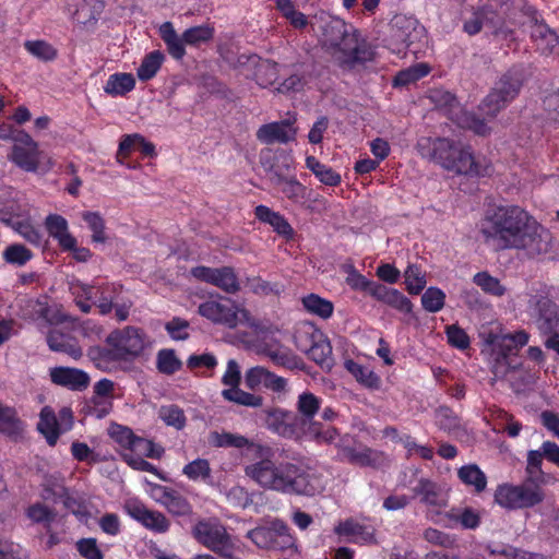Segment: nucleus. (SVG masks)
<instances>
[{"instance_id": "nucleus-40", "label": "nucleus", "mask_w": 559, "mask_h": 559, "mask_svg": "<svg viewBox=\"0 0 559 559\" xmlns=\"http://www.w3.org/2000/svg\"><path fill=\"white\" fill-rule=\"evenodd\" d=\"M435 423L438 428L449 435L462 430L461 417L449 406L441 405L435 411Z\"/></svg>"}, {"instance_id": "nucleus-3", "label": "nucleus", "mask_w": 559, "mask_h": 559, "mask_svg": "<svg viewBox=\"0 0 559 559\" xmlns=\"http://www.w3.org/2000/svg\"><path fill=\"white\" fill-rule=\"evenodd\" d=\"M246 475L264 489L283 495L313 497L320 492L318 477L301 464L261 460L246 467Z\"/></svg>"}, {"instance_id": "nucleus-33", "label": "nucleus", "mask_w": 559, "mask_h": 559, "mask_svg": "<svg viewBox=\"0 0 559 559\" xmlns=\"http://www.w3.org/2000/svg\"><path fill=\"white\" fill-rule=\"evenodd\" d=\"M335 533L340 536L350 537L354 543L367 544L373 540L374 534L370 526L360 524L354 520L341 522L335 527Z\"/></svg>"}, {"instance_id": "nucleus-44", "label": "nucleus", "mask_w": 559, "mask_h": 559, "mask_svg": "<svg viewBox=\"0 0 559 559\" xmlns=\"http://www.w3.org/2000/svg\"><path fill=\"white\" fill-rule=\"evenodd\" d=\"M135 85V80L130 73H115L111 74L106 85L104 86V91L112 96L124 95L132 91Z\"/></svg>"}, {"instance_id": "nucleus-23", "label": "nucleus", "mask_w": 559, "mask_h": 559, "mask_svg": "<svg viewBox=\"0 0 559 559\" xmlns=\"http://www.w3.org/2000/svg\"><path fill=\"white\" fill-rule=\"evenodd\" d=\"M261 353L277 367L292 371H304L306 369L302 358L285 346L266 343L263 345Z\"/></svg>"}, {"instance_id": "nucleus-2", "label": "nucleus", "mask_w": 559, "mask_h": 559, "mask_svg": "<svg viewBox=\"0 0 559 559\" xmlns=\"http://www.w3.org/2000/svg\"><path fill=\"white\" fill-rule=\"evenodd\" d=\"M310 25L323 48L340 66L354 68L376 58L374 48L360 39L358 31L342 19L322 12L314 15Z\"/></svg>"}, {"instance_id": "nucleus-43", "label": "nucleus", "mask_w": 559, "mask_h": 559, "mask_svg": "<svg viewBox=\"0 0 559 559\" xmlns=\"http://www.w3.org/2000/svg\"><path fill=\"white\" fill-rule=\"evenodd\" d=\"M346 284L356 292H361L374 298V292L379 288V282L367 278L364 274L358 272L355 266L350 265L347 271Z\"/></svg>"}, {"instance_id": "nucleus-49", "label": "nucleus", "mask_w": 559, "mask_h": 559, "mask_svg": "<svg viewBox=\"0 0 559 559\" xmlns=\"http://www.w3.org/2000/svg\"><path fill=\"white\" fill-rule=\"evenodd\" d=\"M158 417L168 427L176 430H182L187 425V417L183 409L176 404L162 405L158 411Z\"/></svg>"}, {"instance_id": "nucleus-63", "label": "nucleus", "mask_w": 559, "mask_h": 559, "mask_svg": "<svg viewBox=\"0 0 559 559\" xmlns=\"http://www.w3.org/2000/svg\"><path fill=\"white\" fill-rule=\"evenodd\" d=\"M82 218L92 230V240L94 242H105V221L102 215L98 212H84Z\"/></svg>"}, {"instance_id": "nucleus-18", "label": "nucleus", "mask_w": 559, "mask_h": 559, "mask_svg": "<svg viewBox=\"0 0 559 559\" xmlns=\"http://www.w3.org/2000/svg\"><path fill=\"white\" fill-rule=\"evenodd\" d=\"M265 427L284 438H295L299 432V417L292 411L272 407L264 411Z\"/></svg>"}, {"instance_id": "nucleus-37", "label": "nucleus", "mask_w": 559, "mask_h": 559, "mask_svg": "<svg viewBox=\"0 0 559 559\" xmlns=\"http://www.w3.org/2000/svg\"><path fill=\"white\" fill-rule=\"evenodd\" d=\"M159 490L162 491L160 502L170 513L183 516L191 512V504L180 492L164 486H159Z\"/></svg>"}, {"instance_id": "nucleus-24", "label": "nucleus", "mask_w": 559, "mask_h": 559, "mask_svg": "<svg viewBox=\"0 0 559 559\" xmlns=\"http://www.w3.org/2000/svg\"><path fill=\"white\" fill-rule=\"evenodd\" d=\"M527 15H532L531 20L535 22L532 31V37L536 41L537 49L542 55H559V37L547 25L537 23L535 11L532 8L527 9Z\"/></svg>"}, {"instance_id": "nucleus-38", "label": "nucleus", "mask_w": 559, "mask_h": 559, "mask_svg": "<svg viewBox=\"0 0 559 559\" xmlns=\"http://www.w3.org/2000/svg\"><path fill=\"white\" fill-rule=\"evenodd\" d=\"M322 405V399L310 391L300 393L297 397L296 409L305 424L314 423V416L319 413Z\"/></svg>"}, {"instance_id": "nucleus-60", "label": "nucleus", "mask_w": 559, "mask_h": 559, "mask_svg": "<svg viewBox=\"0 0 559 559\" xmlns=\"http://www.w3.org/2000/svg\"><path fill=\"white\" fill-rule=\"evenodd\" d=\"M473 282L486 294L501 297L506 293V288L501 285L500 281L486 271L476 273L473 277Z\"/></svg>"}, {"instance_id": "nucleus-46", "label": "nucleus", "mask_w": 559, "mask_h": 559, "mask_svg": "<svg viewBox=\"0 0 559 559\" xmlns=\"http://www.w3.org/2000/svg\"><path fill=\"white\" fill-rule=\"evenodd\" d=\"M164 59L165 56L159 50L147 53L138 68V78L143 82L153 79L162 67Z\"/></svg>"}, {"instance_id": "nucleus-14", "label": "nucleus", "mask_w": 559, "mask_h": 559, "mask_svg": "<svg viewBox=\"0 0 559 559\" xmlns=\"http://www.w3.org/2000/svg\"><path fill=\"white\" fill-rule=\"evenodd\" d=\"M193 537L206 548L229 556L230 538L226 528L215 520L199 521L192 528Z\"/></svg>"}, {"instance_id": "nucleus-47", "label": "nucleus", "mask_w": 559, "mask_h": 559, "mask_svg": "<svg viewBox=\"0 0 559 559\" xmlns=\"http://www.w3.org/2000/svg\"><path fill=\"white\" fill-rule=\"evenodd\" d=\"M38 430L45 436L49 445H55L61 433L59 423L55 414L47 408L40 413V420L38 423Z\"/></svg>"}, {"instance_id": "nucleus-32", "label": "nucleus", "mask_w": 559, "mask_h": 559, "mask_svg": "<svg viewBox=\"0 0 559 559\" xmlns=\"http://www.w3.org/2000/svg\"><path fill=\"white\" fill-rule=\"evenodd\" d=\"M86 356L102 371H109L114 364L122 361L116 347L94 345L88 347Z\"/></svg>"}, {"instance_id": "nucleus-21", "label": "nucleus", "mask_w": 559, "mask_h": 559, "mask_svg": "<svg viewBox=\"0 0 559 559\" xmlns=\"http://www.w3.org/2000/svg\"><path fill=\"white\" fill-rule=\"evenodd\" d=\"M254 217L263 224L270 225L273 231L286 242L293 241L296 237V231L288 222V219L281 214L272 210L271 207L259 204L253 210Z\"/></svg>"}, {"instance_id": "nucleus-15", "label": "nucleus", "mask_w": 559, "mask_h": 559, "mask_svg": "<svg viewBox=\"0 0 559 559\" xmlns=\"http://www.w3.org/2000/svg\"><path fill=\"white\" fill-rule=\"evenodd\" d=\"M191 275L200 281L214 285L226 294H236L240 290L238 276L231 266L210 267L198 265L191 269Z\"/></svg>"}, {"instance_id": "nucleus-20", "label": "nucleus", "mask_w": 559, "mask_h": 559, "mask_svg": "<svg viewBox=\"0 0 559 559\" xmlns=\"http://www.w3.org/2000/svg\"><path fill=\"white\" fill-rule=\"evenodd\" d=\"M413 498H419L420 503L430 509H442L448 504V495L436 481L421 477L412 487Z\"/></svg>"}, {"instance_id": "nucleus-53", "label": "nucleus", "mask_w": 559, "mask_h": 559, "mask_svg": "<svg viewBox=\"0 0 559 559\" xmlns=\"http://www.w3.org/2000/svg\"><path fill=\"white\" fill-rule=\"evenodd\" d=\"M33 257L32 250L22 243L9 245L2 252L3 261L14 266H24Z\"/></svg>"}, {"instance_id": "nucleus-19", "label": "nucleus", "mask_w": 559, "mask_h": 559, "mask_svg": "<svg viewBox=\"0 0 559 559\" xmlns=\"http://www.w3.org/2000/svg\"><path fill=\"white\" fill-rule=\"evenodd\" d=\"M341 461L359 467L379 468L384 462L382 452L373 450L369 447H342L338 451Z\"/></svg>"}, {"instance_id": "nucleus-57", "label": "nucleus", "mask_w": 559, "mask_h": 559, "mask_svg": "<svg viewBox=\"0 0 559 559\" xmlns=\"http://www.w3.org/2000/svg\"><path fill=\"white\" fill-rule=\"evenodd\" d=\"M74 301L83 313H90L94 304V297H97L96 286L80 284L73 287Z\"/></svg>"}, {"instance_id": "nucleus-16", "label": "nucleus", "mask_w": 559, "mask_h": 559, "mask_svg": "<svg viewBox=\"0 0 559 559\" xmlns=\"http://www.w3.org/2000/svg\"><path fill=\"white\" fill-rule=\"evenodd\" d=\"M260 164L266 173L272 174V181L289 175L295 169L292 151L282 146L261 150Z\"/></svg>"}, {"instance_id": "nucleus-10", "label": "nucleus", "mask_w": 559, "mask_h": 559, "mask_svg": "<svg viewBox=\"0 0 559 559\" xmlns=\"http://www.w3.org/2000/svg\"><path fill=\"white\" fill-rule=\"evenodd\" d=\"M247 537L259 548L284 551L295 546V537L289 526L282 520L258 526L247 533Z\"/></svg>"}, {"instance_id": "nucleus-28", "label": "nucleus", "mask_w": 559, "mask_h": 559, "mask_svg": "<svg viewBox=\"0 0 559 559\" xmlns=\"http://www.w3.org/2000/svg\"><path fill=\"white\" fill-rule=\"evenodd\" d=\"M296 118L263 124L257 132L258 140H295L297 128L294 127Z\"/></svg>"}, {"instance_id": "nucleus-48", "label": "nucleus", "mask_w": 559, "mask_h": 559, "mask_svg": "<svg viewBox=\"0 0 559 559\" xmlns=\"http://www.w3.org/2000/svg\"><path fill=\"white\" fill-rule=\"evenodd\" d=\"M156 368L163 374L173 376L182 368V361L175 349L163 348L156 355Z\"/></svg>"}, {"instance_id": "nucleus-35", "label": "nucleus", "mask_w": 559, "mask_h": 559, "mask_svg": "<svg viewBox=\"0 0 559 559\" xmlns=\"http://www.w3.org/2000/svg\"><path fill=\"white\" fill-rule=\"evenodd\" d=\"M280 187L281 192L293 203H302L307 198V187L295 175L283 176L272 181Z\"/></svg>"}, {"instance_id": "nucleus-62", "label": "nucleus", "mask_w": 559, "mask_h": 559, "mask_svg": "<svg viewBox=\"0 0 559 559\" xmlns=\"http://www.w3.org/2000/svg\"><path fill=\"white\" fill-rule=\"evenodd\" d=\"M445 304V294L438 287H429L421 296L423 308L428 312L440 311Z\"/></svg>"}, {"instance_id": "nucleus-55", "label": "nucleus", "mask_w": 559, "mask_h": 559, "mask_svg": "<svg viewBox=\"0 0 559 559\" xmlns=\"http://www.w3.org/2000/svg\"><path fill=\"white\" fill-rule=\"evenodd\" d=\"M308 356L322 368H330L333 362L332 346L330 342L326 338L313 341L311 347L308 350Z\"/></svg>"}, {"instance_id": "nucleus-27", "label": "nucleus", "mask_w": 559, "mask_h": 559, "mask_svg": "<svg viewBox=\"0 0 559 559\" xmlns=\"http://www.w3.org/2000/svg\"><path fill=\"white\" fill-rule=\"evenodd\" d=\"M44 225L48 235L57 240L61 250L73 247L74 236L69 231L68 221L62 215H47Z\"/></svg>"}, {"instance_id": "nucleus-59", "label": "nucleus", "mask_w": 559, "mask_h": 559, "mask_svg": "<svg viewBox=\"0 0 559 559\" xmlns=\"http://www.w3.org/2000/svg\"><path fill=\"white\" fill-rule=\"evenodd\" d=\"M26 515L32 522L44 524L46 532H50V525L56 519V512L40 502L31 504L26 509Z\"/></svg>"}, {"instance_id": "nucleus-25", "label": "nucleus", "mask_w": 559, "mask_h": 559, "mask_svg": "<svg viewBox=\"0 0 559 559\" xmlns=\"http://www.w3.org/2000/svg\"><path fill=\"white\" fill-rule=\"evenodd\" d=\"M538 329L545 335H559V307L549 298L537 300Z\"/></svg>"}, {"instance_id": "nucleus-26", "label": "nucleus", "mask_w": 559, "mask_h": 559, "mask_svg": "<svg viewBox=\"0 0 559 559\" xmlns=\"http://www.w3.org/2000/svg\"><path fill=\"white\" fill-rule=\"evenodd\" d=\"M110 436L120 447L134 452H145L147 456H152L153 442L135 436L129 427L114 425L110 429Z\"/></svg>"}, {"instance_id": "nucleus-41", "label": "nucleus", "mask_w": 559, "mask_h": 559, "mask_svg": "<svg viewBox=\"0 0 559 559\" xmlns=\"http://www.w3.org/2000/svg\"><path fill=\"white\" fill-rule=\"evenodd\" d=\"M301 302L309 313L316 314L321 319L331 318L334 311L333 302L317 294H309L302 297Z\"/></svg>"}, {"instance_id": "nucleus-34", "label": "nucleus", "mask_w": 559, "mask_h": 559, "mask_svg": "<svg viewBox=\"0 0 559 559\" xmlns=\"http://www.w3.org/2000/svg\"><path fill=\"white\" fill-rule=\"evenodd\" d=\"M457 478L466 487H472L475 493H481L487 488V476L475 463L461 466Z\"/></svg>"}, {"instance_id": "nucleus-1", "label": "nucleus", "mask_w": 559, "mask_h": 559, "mask_svg": "<svg viewBox=\"0 0 559 559\" xmlns=\"http://www.w3.org/2000/svg\"><path fill=\"white\" fill-rule=\"evenodd\" d=\"M479 231L485 242H493L501 250L522 251L530 259L548 254L552 242L550 231L518 205L487 210Z\"/></svg>"}, {"instance_id": "nucleus-4", "label": "nucleus", "mask_w": 559, "mask_h": 559, "mask_svg": "<svg viewBox=\"0 0 559 559\" xmlns=\"http://www.w3.org/2000/svg\"><path fill=\"white\" fill-rule=\"evenodd\" d=\"M421 156H429L449 171L469 177H489L493 173L491 162L484 155H476L464 142H417Z\"/></svg>"}, {"instance_id": "nucleus-45", "label": "nucleus", "mask_w": 559, "mask_h": 559, "mask_svg": "<svg viewBox=\"0 0 559 559\" xmlns=\"http://www.w3.org/2000/svg\"><path fill=\"white\" fill-rule=\"evenodd\" d=\"M346 368L355 377V379L364 386L368 389H379L381 379L370 368L358 362H355L353 360H348L346 362Z\"/></svg>"}, {"instance_id": "nucleus-12", "label": "nucleus", "mask_w": 559, "mask_h": 559, "mask_svg": "<svg viewBox=\"0 0 559 559\" xmlns=\"http://www.w3.org/2000/svg\"><path fill=\"white\" fill-rule=\"evenodd\" d=\"M425 33V27L413 16L397 14L391 20L390 39L399 50L404 47L416 53L418 44L426 37Z\"/></svg>"}, {"instance_id": "nucleus-11", "label": "nucleus", "mask_w": 559, "mask_h": 559, "mask_svg": "<svg viewBox=\"0 0 559 559\" xmlns=\"http://www.w3.org/2000/svg\"><path fill=\"white\" fill-rule=\"evenodd\" d=\"M9 159L26 173L46 174L53 167L51 156L39 148L38 142H14Z\"/></svg>"}, {"instance_id": "nucleus-64", "label": "nucleus", "mask_w": 559, "mask_h": 559, "mask_svg": "<svg viewBox=\"0 0 559 559\" xmlns=\"http://www.w3.org/2000/svg\"><path fill=\"white\" fill-rule=\"evenodd\" d=\"M75 549L84 559H104V552L94 537H83L75 543Z\"/></svg>"}, {"instance_id": "nucleus-56", "label": "nucleus", "mask_w": 559, "mask_h": 559, "mask_svg": "<svg viewBox=\"0 0 559 559\" xmlns=\"http://www.w3.org/2000/svg\"><path fill=\"white\" fill-rule=\"evenodd\" d=\"M429 66L426 63H416L407 69L401 70L393 80L394 86H406L414 83L429 73Z\"/></svg>"}, {"instance_id": "nucleus-42", "label": "nucleus", "mask_w": 559, "mask_h": 559, "mask_svg": "<svg viewBox=\"0 0 559 559\" xmlns=\"http://www.w3.org/2000/svg\"><path fill=\"white\" fill-rule=\"evenodd\" d=\"M207 441L214 448L242 449L249 444V440L243 436L216 430L209 433Z\"/></svg>"}, {"instance_id": "nucleus-51", "label": "nucleus", "mask_w": 559, "mask_h": 559, "mask_svg": "<svg viewBox=\"0 0 559 559\" xmlns=\"http://www.w3.org/2000/svg\"><path fill=\"white\" fill-rule=\"evenodd\" d=\"M182 474L192 481L210 483L211 465L206 459H195L183 466Z\"/></svg>"}, {"instance_id": "nucleus-31", "label": "nucleus", "mask_w": 559, "mask_h": 559, "mask_svg": "<svg viewBox=\"0 0 559 559\" xmlns=\"http://www.w3.org/2000/svg\"><path fill=\"white\" fill-rule=\"evenodd\" d=\"M136 151L141 153L143 158L154 157L156 155L153 142H119L117 162L121 165H126L128 168H136L135 163L128 160L131 154Z\"/></svg>"}, {"instance_id": "nucleus-54", "label": "nucleus", "mask_w": 559, "mask_h": 559, "mask_svg": "<svg viewBox=\"0 0 559 559\" xmlns=\"http://www.w3.org/2000/svg\"><path fill=\"white\" fill-rule=\"evenodd\" d=\"M447 516L459 523L465 530H475L480 525V514L471 507L463 509H452Z\"/></svg>"}, {"instance_id": "nucleus-52", "label": "nucleus", "mask_w": 559, "mask_h": 559, "mask_svg": "<svg viewBox=\"0 0 559 559\" xmlns=\"http://www.w3.org/2000/svg\"><path fill=\"white\" fill-rule=\"evenodd\" d=\"M222 396L228 402L247 407H260L263 404V397L261 395L242 391L239 386L236 389H224Z\"/></svg>"}, {"instance_id": "nucleus-9", "label": "nucleus", "mask_w": 559, "mask_h": 559, "mask_svg": "<svg viewBox=\"0 0 559 559\" xmlns=\"http://www.w3.org/2000/svg\"><path fill=\"white\" fill-rule=\"evenodd\" d=\"M523 9V0L504 2L497 9H493L492 5H486L483 8L485 26L496 36L507 39L512 36L514 28L522 24L519 17Z\"/></svg>"}, {"instance_id": "nucleus-58", "label": "nucleus", "mask_w": 559, "mask_h": 559, "mask_svg": "<svg viewBox=\"0 0 559 559\" xmlns=\"http://www.w3.org/2000/svg\"><path fill=\"white\" fill-rule=\"evenodd\" d=\"M21 424L15 408L0 402V432L15 435L21 430Z\"/></svg>"}, {"instance_id": "nucleus-30", "label": "nucleus", "mask_w": 559, "mask_h": 559, "mask_svg": "<svg viewBox=\"0 0 559 559\" xmlns=\"http://www.w3.org/2000/svg\"><path fill=\"white\" fill-rule=\"evenodd\" d=\"M373 299L405 314L413 311V304L409 298L399 289L388 287L383 284H380L379 288L374 292Z\"/></svg>"}, {"instance_id": "nucleus-7", "label": "nucleus", "mask_w": 559, "mask_h": 559, "mask_svg": "<svg viewBox=\"0 0 559 559\" xmlns=\"http://www.w3.org/2000/svg\"><path fill=\"white\" fill-rule=\"evenodd\" d=\"M544 499L545 491L534 478H525L520 485L502 484L495 491V502L507 510L534 508Z\"/></svg>"}, {"instance_id": "nucleus-36", "label": "nucleus", "mask_w": 559, "mask_h": 559, "mask_svg": "<svg viewBox=\"0 0 559 559\" xmlns=\"http://www.w3.org/2000/svg\"><path fill=\"white\" fill-rule=\"evenodd\" d=\"M306 167L325 186L337 187L342 182L341 174L335 171L331 166L322 164L312 155L306 157Z\"/></svg>"}, {"instance_id": "nucleus-8", "label": "nucleus", "mask_w": 559, "mask_h": 559, "mask_svg": "<svg viewBox=\"0 0 559 559\" xmlns=\"http://www.w3.org/2000/svg\"><path fill=\"white\" fill-rule=\"evenodd\" d=\"M429 99L439 110L443 111L459 127L474 132L477 136L489 135V127L484 119L471 111L463 110L455 95L451 92L435 88L429 93Z\"/></svg>"}, {"instance_id": "nucleus-29", "label": "nucleus", "mask_w": 559, "mask_h": 559, "mask_svg": "<svg viewBox=\"0 0 559 559\" xmlns=\"http://www.w3.org/2000/svg\"><path fill=\"white\" fill-rule=\"evenodd\" d=\"M47 344L52 352L63 353L73 359H80L83 355L82 348L70 334L63 333L57 329L49 331Z\"/></svg>"}, {"instance_id": "nucleus-50", "label": "nucleus", "mask_w": 559, "mask_h": 559, "mask_svg": "<svg viewBox=\"0 0 559 559\" xmlns=\"http://www.w3.org/2000/svg\"><path fill=\"white\" fill-rule=\"evenodd\" d=\"M406 290L411 295H419L426 287V273L418 264H408L404 271Z\"/></svg>"}, {"instance_id": "nucleus-22", "label": "nucleus", "mask_w": 559, "mask_h": 559, "mask_svg": "<svg viewBox=\"0 0 559 559\" xmlns=\"http://www.w3.org/2000/svg\"><path fill=\"white\" fill-rule=\"evenodd\" d=\"M49 374L52 383L71 391H83L91 382L87 372L73 367H55L50 369Z\"/></svg>"}, {"instance_id": "nucleus-13", "label": "nucleus", "mask_w": 559, "mask_h": 559, "mask_svg": "<svg viewBox=\"0 0 559 559\" xmlns=\"http://www.w3.org/2000/svg\"><path fill=\"white\" fill-rule=\"evenodd\" d=\"M106 344L116 347L121 360H127L142 354L145 348V333L135 326L116 329L106 337Z\"/></svg>"}, {"instance_id": "nucleus-5", "label": "nucleus", "mask_w": 559, "mask_h": 559, "mask_svg": "<svg viewBox=\"0 0 559 559\" xmlns=\"http://www.w3.org/2000/svg\"><path fill=\"white\" fill-rule=\"evenodd\" d=\"M527 71L524 64H513L495 81L487 96L479 104L483 115L495 118L507 108L520 94Z\"/></svg>"}, {"instance_id": "nucleus-17", "label": "nucleus", "mask_w": 559, "mask_h": 559, "mask_svg": "<svg viewBox=\"0 0 559 559\" xmlns=\"http://www.w3.org/2000/svg\"><path fill=\"white\" fill-rule=\"evenodd\" d=\"M198 312L215 324L235 328L238 323V311L229 298L211 299L199 306Z\"/></svg>"}, {"instance_id": "nucleus-39", "label": "nucleus", "mask_w": 559, "mask_h": 559, "mask_svg": "<svg viewBox=\"0 0 559 559\" xmlns=\"http://www.w3.org/2000/svg\"><path fill=\"white\" fill-rule=\"evenodd\" d=\"M162 39L167 46L170 56L180 60L186 55L183 36L179 37L170 22H165L159 27Z\"/></svg>"}, {"instance_id": "nucleus-61", "label": "nucleus", "mask_w": 559, "mask_h": 559, "mask_svg": "<svg viewBox=\"0 0 559 559\" xmlns=\"http://www.w3.org/2000/svg\"><path fill=\"white\" fill-rule=\"evenodd\" d=\"M543 459H545L542 447L538 450H530L526 460V478H534L539 483H544L545 473L542 468Z\"/></svg>"}, {"instance_id": "nucleus-6", "label": "nucleus", "mask_w": 559, "mask_h": 559, "mask_svg": "<svg viewBox=\"0 0 559 559\" xmlns=\"http://www.w3.org/2000/svg\"><path fill=\"white\" fill-rule=\"evenodd\" d=\"M528 341L530 334L524 330L506 335H490L488 340L491 346L489 362L496 380L504 379L511 371H515L522 366L519 353Z\"/></svg>"}]
</instances>
